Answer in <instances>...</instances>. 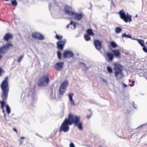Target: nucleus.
I'll return each mask as SVG.
<instances>
[{
	"label": "nucleus",
	"instance_id": "obj_1",
	"mask_svg": "<svg viewBox=\"0 0 147 147\" xmlns=\"http://www.w3.org/2000/svg\"><path fill=\"white\" fill-rule=\"evenodd\" d=\"M80 120V116L74 115L71 113L69 114L68 115V117L65 119L62 123L59 129V132H67L69 129V126L72 125L73 123L77 125L79 129L82 130L83 129L82 122Z\"/></svg>",
	"mask_w": 147,
	"mask_h": 147
},
{
	"label": "nucleus",
	"instance_id": "obj_2",
	"mask_svg": "<svg viewBox=\"0 0 147 147\" xmlns=\"http://www.w3.org/2000/svg\"><path fill=\"white\" fill-rule=\"evenodd\" d=\"M8 79V77H6L2 81L0 86L2 92L1 98L3 100L0 101V103L1 104V109L3 110V112L4 111V107L5 105L4 101L7 98L9 92Z\"/></svg>",
	"mask_w": 147,
	"mask_h": 147
},
{
	"label": "nucleus",
	"instance_id": "obj_3",
	"mask_svg": "<svg viewBox=\"0 0 147 147\" xmlns=\"http://www.w3.org/2000/svg\"><path fill=\"white\" fill-rule=\"evenodd\" d=\"M114 76L117 80L121 79L123 76L122 72L123 67L120 64L115 63L114 65Z\"/></svg>",
	"mask_w": 147,
	"mask_h": 147
},
{
	"label": "nucleus",
	"instance_id": "obj_4",
	"mask_svg": "<svg viewBox=\"0 0 147 147\" xmlns=\"http://www.w3.org/2000/svg\"><path fill=\"white\" fill-rule=\"evenodd\" d=\"M49 76L48 74H45L42 76L38 80L37 84L39 87L45 86L47 85L49 82Z\"/></svg>",
	"mask_w": 147,
	"mask_h": 147
},
{
	"label": "nucleus",
	"instance_id": "obj_5",
	"mask_svg": "<svg viewBox=\"0 0 147 147\" xmlns=\"http://www.w3.org/2000/svg\"><path fill=\"white\" fill-rule=\"evenodd\" d=\"M120 18L126 23L130 22L132 21V16L128 13L126 14L123 10H121L118 12Z\"/></svg>",
	"mask_w": 147,
	"mask_h": 147
},
{
	"label": "nucleus",
	"instance_id": "obj_6",
	"mask_svg": "<svg viewBox=\"0 0 147 147\" xmlns=\"http://www.w3.org/2000/svg\"><path fill=\"white\" fill-rule=\"evenodd\" d=\"M13 47V45L10 43H7L0 47V54H4L10 48Z\"/></svg>",
	"mask_w": 147,
	"mask_h": 147
},
{
	"label": "nucleus",
	"instance_id": "obj_7",
	"mask_svg": "<svg viewBox=\"0 0 147 147\" xmlns=\"http://www.w3.org/2000/svg\"><path fill=\"white\" fill-rule=\"evenodd\" d=\"M68 82L67 80H65L61 84L59 88L60 94L63 95L65 92L68 85Z\"/></svg>",
	"mask_w": 147,
	"mask_h": 147
},
{
	"label": "nucleus",
	"instance_id": "obj_8",
	"mask_svg": "<svg viewBox=\"0 0 147 147\" xmlns=\"http://www.w3.org/2000/svg\"><path fill=\"white\" fill-rule=\"evenodd\" d=\"M66 42L65 39L59 41L57 42V48L60 51L63 50L64 46Z\"/></svg>",
	"mask_w": 147,
	"mask_h": 147
},
{
	"label": "nucleus",
	"instance_id": "obj_9",
	"mask_svg": "<svg viewBox=\"0 0 147 147\" xmlns=\"http://www.w3.org/2000/svg\"><path fill=\"white\" fill-rule=\"evenodd\" d=\"M32 36L34 38L39 40H43L44 38V37L42 35L36 32L33 33Z\"/></svg>",
	"mask_w": 147,
	"mask_h": 147
},
{
	"label": "nucleus",
	"instance_id": "obj_10",
	"mask_svg": "<svg viewBox=\"0 0 147 147\" xmlns=\"http://www.w3.org/2000/svg\"><path fill=\"white\" fill-rule=\"evenodd\" d=\"M94 44L95 48L98 51L101 50L102 48V42L97 39H94Z\"/></svg>",
	"mask_w": 147,
	"mask_h": 147
},
{
	"label": "nucleus",
	"instance_id": "obj_11",
	"mask_svg": "<svg viewBox=\"0 0 147 147\" xmlns=\"http://www.w3.org/2000/svg\"><path fill=\"white\" fill-rule=\"evenodd\" d=\"M64 10L65 13L69 16H72L74 14L71 7L69 6L65 5L64 7Z\"/></svg>",
	"mask_w": 147,
	"mask_h": 147
},
{
	"label": "nucleus",
	"instance_id": "obj_12",
	"mask_svg": "<svg viewBox=\"0 0 147 147\" xmlns=\"http://www.w3.org/2000/svg\"><path fill=\"white\" fill-rule=\"evenodd\" d=\"M63 62H59L57 63L54 65V67L55 68V69L57 71H59L63 69Z\"/></svg>",
	"mask_w": 147,
	"mask_h": 147
},
{
	"label": "nucleus",
	"instance_id": "obj_13",
	"mask_svg": "<svg viewBox=\"0 0 147 147\" xmlns=\"http://www.w3.org/2000/svg\"><path fill=\"white\" fill-rule=\"evenodd\" d=\"M74 55L72 52L70 51H66L64 52L63 56L64 58H69L73 57Z\"/></svg>",
	"mask_w": 147,
	"mask_h": 147
},
{
	"label": "nucleus",
	"instance_id": "obj_14",
	"mask_svg": "<svg viewBox=\"0 0 147 147\" xmlns=\"http://www.w3.org/2000/svg\"><path fill=\"white\" fill-rule=\"evenodd\" d=\"M72 16H74V19L78 20H80L82 19L83 15L82 13H78L74 12V14Z\"/></svg>",
	"mask_w": 147,
	"mask_h": 147
},
{
	"label": "nucleus",
	"instance_id": "obj_15",
	"mask_svg": "<svg viewBox=\"0 0 147 147\" xmlns=\"http://www.w3.org/2000/svg\"><path fill=\"white\" fill-rule=\"evenodd\" d=\"M13 38V36L11 34L7 33L4 36L3 39L5 41H8L9 40L12 39Z\"/></svg>",
	"mask_w": 147,
	"mask_h": 147
},
{
	"label": "nucleus",
	"instance_id": "obj_16",
	"mask_svg": "<svg viewBox=\"0 0 147 147\" xmlns=\"http://www.w3.org/2000/svg\"><path fill=\"white\" fill-rule=\"evenodd\" d=\"M107 57L108 58L107 61H112L114 55L111 53L107 52L106 54Z\"/></svg>",
	"mask_w": 147,
	"mask_h": 147
},
{
	"label": "nucleus",
	"instance_id": "obj_17",
	"mask_svg": "<svg viewBox=\"0 0 147 147\" xmlns=\"http://www.w3.org/2000/svg\"><path fill=\"white\" fill-rule=\"evenodd\" d=\"M74 95V94L70 93L68 95V97L70 101L71 105L73 106L75 105V102L74 100L73 99V96Z\"/></svg>",
	"mask_w": 147,
	"mask_h": 147
},
{
	"label": "nucleus",
	"instance_id": "obj_18",
	"mask_svg": "<svg viewBox=\"0 0 147 147\" xmlns=\"http://www.w3.org/2000/svg\"><path fill=\"white\" fill-rule=\"evenodd\" d=\"M112 51L113 53L115 56L117 57H119L120 56V53L119 50H112Z\"/></svg>",
	"mask_w": 147,
	"mask_h": 147
},
{
	"label": "nucleus",
	"instance_id": "obj_19",
	"mask_svg": "<svg viewBox=\"0 0 147 147\" xmlns=\"http://www.w3.org/2000/svg\"><path fill=\"white\" fill-rule=\"evenodd\" d=\"M133 40H136L138 42V43L142 47H145L144 41L143 40L137 38H135L133 39Z\"/></svg>",
	"mask_w": 147,
	"mask_h": 147
},
{
	"label": "nucleus",
	"instance_id": "obj_20",
	"mask_svg": "<svg viewBox=\"0 0 147 147\" xmlns=\"http://www.w3.org/2000/svg\"><path fill=\"white\" fill-rule=\"evenodd\" d=\"M87 34L89 35L93 36L94 35V33L93 32L91 29H87L86 31Z\"/></svg>",
	"mask_w": 147,
	"mask_h": 147
},
{
	"label": "nucleus",
	"instance_id": "obj_21",
	"mask_svg": "<svg viewBox=\"0 0 147 147\" xmlns=\"http://www.w3.org/2000/svg\"><path fill=\"white\" fill-rule=\"evenodd\" d=\"M110 43L111 46L113 48H115L117 47V44L113 41H111Z\"/></svg>",
	"mask_w": 147,
	"mask_h": 147
},
{
	"label": "nucleus",
	"instance_id": "obj_22",
	"mask_svg": "<svg viewBox=\"0 0 147 147\" xmlns=\"http://www.w3.org/2000/svg\"><path fill=\"white\" fill-rule=\"evenodd\" d=\"M122 29L121 28L116 27L115 28V32L117 34H118L121 31Z\"/></svg>",
	"mask_w": 147,
	"mask_h": 147
},
{
	"label": "nucleus",
	"instance_id": "obj_23",
	"mask_svg": "<svg viewBox=\"0 0 147 147\" xmlns=\"http://www.w3.org/2000/svg\"><path fill=\"white\" fill-rule=\"evenodd\" d=\"M89 35L87 34L84 35V38L86 41H88L90 40V38Z\"/></svg>",
	"mask_w": 147,
	"mask_h": 147
},
{
	"label": "nucleus",
	"instance_id": "obj_24",
	"mask_svg": "<svg viewBox=\"0 0 147 147\" xmlns=\"http://www.w3.org/2000/svg\"><path fill=\"white\" fill-rule=\"evenodd\" d=\"M6 110L7 114H9L10 113V109L8 105H6Z\"/></svg>",
	"mask_w": 147,
	"mask_h": 147
},
{
	"label": "nucleus",
	"instance_id": "obj_25",
	"mask_svg": "<svg viewBox=\"0 0 147 147\" xmlns=\"http://www.w3.org/2000/svg\"><path fill=\"white\" fill-rule=\"evenodd\" d=\"M55 37L57 39L61 40L63 38V36L61 35L59 36L56 34Z\"/></svg>",
	"mask_w": 147,
	"mask_h": 147
},
{
	"label": "nucleus",
	"instance_id": "obj_26",
	"mask_svg": "<svg viewBox=\"0 0 147 147\" xmlns=\"http://www.w3.org/2000/svg\"><path fill=\"white\" fill-rule=\"evenodd\" d=\"M57 56L59 60H61V54L60 51H58L57 52Z\"/></svg>",
	"mask_w": 147,
	"mask_h": 147
},
{
	"label": "nucleus",
	"instance_id": "obj_27",
	"mask_svg": "<svg viewBox=\"0 0 147 147\" xmlns=\"http://www.w3.org/2000/svg\"><path fill=\"white\" fill-rule=\"evenodd\" d=\"M107 70L108 72L110 73H111L113 72L112 69L109 66H108L107 67Z\"/></svg>",
	"mask_w": 147,
	"mask_h": 147
},
{
	"label": "nucleus",
	"instance_id": "obj_28",
	"mask_svg": "<svg viewBox=\"0 0 147 147\" xmlns=\"http://www.w3.org/2000/svg\"><path fill=\"white\" fill-rule=\"evenodd\" d=\"M12 5L13 6H16L17 5V2L16 0H13L11 1V3Z\"/></svg>",
	"mask_w": 147,
	"mask_h": 147
},
{
	"label": "nucleus",
	"instance_id": "obj_29",
	"mask_svg": "<svg viewBox=\"0 0 147 147\" xmlns=\"http://www.w3.org/2000/svg\"><path fill=\"white\" fill-rule=\"evenodd\" d=\"M24 55H21L20 57L18 58V61L19 62H20L21 61V60L22 59V58L24 57Z\"/></svg>",
	"mask_w": 147,
	"mask_h": 147
},
{
	"label": "nucleus",
	"instance_id": "obj_30",
	"mask_svg": "<svg viewBox=\"0 0 147 147\" xmlns=\"http://www.w3.org/2000/svg\"><path fill=\"white\" fill-rule=\"evenodd\" d=\"M73 22L72 21H71V22H70V24H67V26H66V27H67V28L68 29L69 28L70 25H72L73 24Z\"/></svg>",
	"mask_w": 147,
	"mask_h": 147
},
{
	"label": "nucleus",
	"instance_id": "obj_31",
	"mask_svg": "<svg viewBox=\"0 0 147 147\" xmlns=\"http://www.w3.org/2000/svg\"><path fill=\"white\" fill-rule=\"evenodd\" d=\"M92 115V112H91L90 113V115H87L86 117L88 119H89L91 117Z\"/></svg>",
	"mask_w": 147,
	"mask_h": 147
},
{
	"label": "nucleus",
	"instance_id": "obj_32",
	"mask_svg": "<svg viewBox=\"0 0 147 147\" xmlns=\"http://www.w3.org/2000/svg\"><path fill=\"white\" fill-rule=\"evenodd\" d=\"M143 50L144 52L147 53V49L146 47H143Z\"/></svg>",
	"mask_w": 147,
	"mask_h": 147
},
{
	"label": "nucleus",
	"instance_id": "obj_33",
	"mask_svg": "<svg viewBox=\"0 0 147 147\" xmlns=\"http://www.w3.org/2000/svg\"><path fill=\"white\" fill-rule=\"evenodd\" d=\"M69 147H75L74 144L73 143H71L70 144Z\"/></svg>",
	"mask_w": 147,
	"mask_h": 147
},
{
	"label": "nucleus",
	"instance_id": "obj_34",
	"mask_svg": "<svg viewBox=\"0 0 147 147\" xmlns=\"http://www.w3.org/2000/svg\"><path fill=\"white\" fill-rule=\"evenodd\" d=\"M127 35L125 33H124L122 34L121 36L123 37H126Z\"/></svg>",
	"mask_w": 147,
	"mask_h": 147
},
{
	"label": "nucleus",
	"instance_id": "obj_35",
	"mask_svg": "<svg viewBox=\"0 0 147 147\" xmlns=\"http://www.w3.org/2000/svg\"><path fill=\"white\" fill-rule=\"evenodd\" d=\"M3 71V70L0 68V76H1L2 75Z\"/></svg>",
	"mask_w": 147,
	"mask_h": 147
},
{
	"label": "nucleus",
	"instance_id": "obj_36",
	"mask_svg": "<svg viewBox=\"0 0 147 147\" xmlns=\"http://www.w3.org/2000/svg\"><path fill=\"white\" fill-rule=\"evenodd\" d=\"M126 37L128 38H131V36L130 34H128V35H127Z\"/></svg>",
	"mask_w": 147,
	"mask_h": 147
},
{
	"label": "nucleus",
	"instance_id": "obj_37",
	"mask_svg": "<svg viewBox=\"0 0 147 147\" xmlns=\"http://www.w3.org/2000/svg\"><path fill=\"white\" fill-rule=\"evenodd\" d=\"M13 130L17 133H18V132L17 131V130L15 128H13Z\"/></svg>",
	"mask_w": 147,
	"mask_h": 147
},
{
	"label": "nucleus",
	"instance_id": "obj_38",
	"mask_svg": "<svg viewBox=\"0 0 147 147\" xmlns=\"http://www.w3.org/2000/svg\"><path fill=\"white\" fill-rule=\"evenodd\" d=\"M73 27L75 29L76 28V23L75 22H74L73 23Z\"/></svg>",
	"mask_w": 147,
	"mask_h": 147
},
{
	"label": "nucleus",
	"instance_id": "obj_39",
	"mask_svg": "<svg viewBox=\"0 0 147 147\" xmlns=\"http://www.w3.org/2000/svg\"><path fill=\"white\" fill-rule=\"evenodd\" d=\"M3 57V56L1 55H0V60L2 59Z\"/></svg>",
	"mask_w": 147,
	"mask_h": 147
},
{
	"label": "nucleus",
	"instance_id": "obj_40",
	"mask_svg": "<svg viewBox=\"0 0 147 147\" xmlns=\"http://www.w3.org/2000/svg\"><path fill=\"white\" fill-rule=\"evenodd\" d=\"M24 138L25 137H24L22 136L20 137V139H24Z\"/></svg>",
	"mask_w": 147,
	"mask_h": 147
},
{
	"label": "nucleus",
	"instance_id": "obj_41",
	"mask_svg": "<svg viewBox=\"0 0 147 147\" xmlns=\"http://www.w3.org/2000/svg\"><path fill=\"white\" fill-rule=\"evenodd\" d=\"M123 86H125V87H127V85H126V84H124H124H123Z\"/></svg>",
	"mask_w": 147,
	"mask_h": 147
},
{
	"label": "nucleus",
	"instance_id": "obj_42",
	"mask_svg": "<svg viewBox=\"0 0 147 147\" xmlns=\"http://www.w3.org/2000/svg\"><path fill=\"white\" fill-rule=\"evenodd\" d=\"M134 86V84H130L129 85V86Z\"/></svg>",
	"mask_w": 147,
	"mask_h": 147
},
{
	"label": "nucleus",
	"instance_id": "obj_43",
	"mask_svg": "<svg viewBox=\"0 0 147 147\" xmlns=\"http://www.w3.org/2000/svg\"><path fill=\"white\" fill-rule=\"evenodd\" d=\"M132 82L133 84H134L135 82V81L134 80H133Z\"/></svg>",
	"mask_w": 147,
	"mask_h": 147
},
{
	"label": "nucleus",
	"instance_id": "obj_44",
	"mask_svg": "<svg viewBox=\"0 0 147 147\" xmlns=\"http://www.w3.org/2000/svg\"><path fill=\"white\" fill-rule=\"evenodd\" d=\"M3 1H9V0H3Z\"/></svg>",
	"mask_w": 147,
	"mask_h": 147
},
{
	"label": "nucleus",
	"instance_id": "obj_45",
	"mask_svg": "<svg viewBox=\"0 0 147 147\" xmlns=\"http://www.w3.org/2000/svg\"><path fill=\"white\" fill-rule=\"evenodd\" d=\"M142 127V125H141L140 126H139V127H138V128H140L141 127Z\"/></svg>",
	"mask_w": 147,
	"mask_h": 147
},
{
	"label": "nucleus",
	"instance_id": "obj_46",
	"mask_svg": "<svg viewBox=\"0 0 147 147\" xmlns=\"http://www.w3.org/2000/svg\"><path fill=\"white\" fill-rule=\"evenodd\" d=\"M88 111H89L90 112H91V110L90 109H89L88 110Z\"/></svg>",
	"mask_w": 147,
	"mask_h": 147
},
{
	"label": "nucleus",
	"instance_id": "obj_47",
	"mask_svg": "<svg viewBox=\"0 0 147 147\" xmlns=\"http://www.w3.org/2000/svg\"><path fill=\"white\" fill-rule=\"evenodd\" d=\"M22 142H20V144H22Z\"/></svg>",
	"mask_w": 147,
	"mask_h": 147
},
{
	"label": "nucleus",
	"instance_id": "obj_48",
	"mask_svg": "<svg viewBox=\"0 0 147 147\" xmlns=\"http://www.w3.org/2000/svg\"><path fill=\"white\" fill-rule=\"evenodd\" d=\"M146 44L147 45V42H146Z\"/></svg>",
	"mask_w": 147,
	"mask_h": 147
},
{
	"label": "nucleus",
	"instance_id": "obj_49",
	"mask_svg": "<svg viewBox=\"0 0 147 147\" xmlns=\"http://www.w3.org/2000/svg\"><path fill=\"white\" fill-rule=\"evenodd\" d=\"M136 17H137V15H136Z\"/></svg>",
	"mask_w": 147,
	"mask_h": 147
}]
</instances>
